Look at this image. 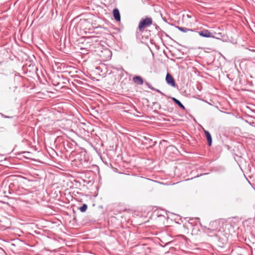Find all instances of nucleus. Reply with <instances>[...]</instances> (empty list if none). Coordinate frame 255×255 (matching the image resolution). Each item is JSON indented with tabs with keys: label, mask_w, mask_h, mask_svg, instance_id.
Segmentation results:
<instances>
[{
	"label": "nucleus",
	"mask_w": 255,
	"mask_h": 255,
	"mask_svg": "<svg viewBox=\"0 0 255 255\" xmlns=\"http://www.w3.org/2000/svg\"><path fill=\"white\" fill-rule=\"evenodd\" d=\"M152 23V20L151 18L147 17L141 20L138 25V28L140 31H142L143 29L151 25Z\"/></svg>",
	"instance_id": "f257e3e1"
},
{
	"label": "nucleus",
	"mask_w": 255,
	"mask_h": 255,
	"mask_svg": "<svg viewBox=\"0 0 255 255\" xmlns=\"http://www.w3.org/2000/svg\"><path fill=\"white\" fill-rule=\"evenodd\" d=\"M112 55V52L110 50L105 49L102 51L100 56L103 61H108L111 59Z\"/></svg>",
	"instance_id": "f03ea898"
},
{
	"label": "nucleus",
	"mask_w": 255,
	"mask_h": 255,
	"mask_svg": "<svg viewBox=\"0 0 255 255\" xmlns=\"http://www.w3.org/2000/svg\"><path fill=\"white\" fill-rule=\"evenodd\" d=\"M198 34L200 36L206 38H215L214 34L215 33L210 32L207 29H204L202 31H199Z\"/></svg>",
	"instance_id": "7ed1b4c3"
},
{
	"label": "nucleus",
	"mask_w": 255,
	"mask_h": 255,
	"mask_svg": "<svg viewBox=\"0 0 255 255\" xmlns=\"http://www.w3.org/2000/svg\"><path fill=\"white\" fill-rule=\"evenodd\" d=\"M80 25L85 30H91L94 28L92 24L87 19L81 20Z\"/></svg>",
	"instance_id": "20e7f679"
},
{
	"label": "nucleus",
	"mask_w": 255,
	"mask_h": 255,
	"mask_svg": "<svg viewBox=\"0 0 255 255\" xmlns=\"http://www.w3.org/2000/svg\"><path fill=\"white\" fill-rule=\"evenodd\" d=\"M220 220H215L211 222L209 224V229L211 230V231H216L218 230L220 226Z\"/></svg>",
	"instance_id": "39448f33"
},
{
	"label": "nucleus",
	"mask_w": 255,
	"mask_h": 255,
	"mask_svg": "<svg viewBox=\"0 0 255 255\" xmlns=\"http://www.w3.org/2000/svg\"><path fill=\"white\" fill-rule=\"evenodd\" d=\"M166 82L170 85L172 87H175L176 84L175 82V80L172 75L167 73L166 76Z\"/></svg>",
	"instance_id": "423d86ee"
},
{
	"label": "nucleus",
	"mask_w": 255,
	"mask_h": 255,
	"mask_svg": "<svg viewBox=\"0 0 255 255\" xmlns=\"http://www.w3.org/2000/svg\"><path fill=\"white\" fill-rule=\"evenodd\" d=\"M113 12L115 19L116 20L120 21L121 20V16L119 10L117 8H115L114 9Z\"/></svg>",
	"instance_id": "0eeeda50"
},
{
	"label": "nucleus",
	"mask_w": 255,
	"mask_h": 255,
	"mask_svg": "<svg viewBox=\"0 0 255 255\" xmlns=\"http://www.w3.org/2000/svg\"><path fill=\"white\" fill-rule=\"evenodd\" d=\"M204 133L206 135V138H207V142H208V145L209 146H211V144H212V137H211V135L210 133V132L207 131V130H204Z\"/></svg>",
	"instance_id": "6e6552de"
},
{
	"label": "nucleus",
	"mask_w": 255,
	"mask_h": 255,
	"mask_svg": "<svg viewBox=\"0 0 255 255\" xmlns=\"http://www.w3.org/2000/svg\"><path fill=\"white\" fill-rule=\"evenodd\" d=\"M133 81L137 85H142L143 81L141 77L139 76H135L133 78Z\"/></svg>",
	"instance_id": "1a4fd4ad"
},
{
	"label": "nucleus",
	"mask_w": 255,
	"mask_h": 255,
	"mask_svg": "<svg viewBox=\"0 0 255 255\" xmlns=\"http://www.w3.org/2000/svg\"><path fill=\"white\" fill-rule=\"evenodd\" d=\"M172 100L176 104H177L180 108H182V109H184L185 107L184 106L181 104V103L178 100H177L176 98H172Z\"/></svg>",
	"instance_id": "9d476101"
},
{
	"label": "nucleus",
	"mask_w": 255,
	"mask_h": 255,
	"mask_svg": "<svg viewBox=\"0 0 255 255\" xmlns=\"http://www.w3.org/2000/svg\"><path fill=\"white\" fill-rule=\"evenodd\" d=\"M87 209V206L86 204H84L82 206H81L80 208V210L81 212H84L86 211Z\"/></svg>",
	"instance_id": "9b49d317"
},
{
	"label": "nucleus",
	"mask_w": 255,
	"mask_h": 255,
	"mask_svg": "<svg viewBox=\"0 0 255 255\" xmlns=\"http://www.w3.org/2000/svg\"><path fill=\"white\" fill-rule=\"evenodd\" d=\"M179 29L182 31H183V32H187L188 29H187L186 28H184V27H179Z\"/></svg>",
	"instance_id": "f8f14e48"
}]
</instances>
